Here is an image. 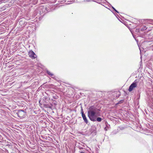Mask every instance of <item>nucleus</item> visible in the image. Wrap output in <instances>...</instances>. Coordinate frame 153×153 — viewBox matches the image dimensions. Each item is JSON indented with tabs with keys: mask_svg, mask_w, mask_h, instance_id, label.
I'll return each mask as SVG.
<instances>
[{
	"mask_svg": "<svg viewBox=\"0 0 153 153\" xmlns=\"http://www.w3.org/2000/svg\"><path fill=\"white\" fill-rule=\"evenodd\" d=\"M23 22V19H22V20H20L19 22V24L20 25H22V23Z\"/></svg>",
	"mask_w": 153,
	"mask_h": 153,
	"instance_id": "6",
	"label": "nucleus"
},
{
	"mask_svg": "<svg viewBox=\"0 0 153 153\" xmlns=\"http://www.w3.org/2000/svg\"><path fill=\"white\" fill-rule=\"evenodd\" d=\"M28 54L29 56L32 59H35L36 57V56L35 53L32 51H30L29 52Z\"/></svg>",
	"mask_w": 153,
	"mask_h": 153,
	"instance_id": "3",
	"label": "nucleus"
},
{
	"mask_svg": "<svg viewBox=\"0 0 153 153\" xmlns=\"http://www.w3.org/2000/svg\"><path fill=\"white\" fill-rule=\"evenodd\" d=\"M82 117L83 118V120H84V121L87 123H88V120L86 119V117L85 116V114L83 113V112L82 111Z\"/></svg>",
	"mask_w": 153,
	"mask_h": 153,
	"instance_id": "5",
	"label": "nucleus"
},
{
	"mask_svg": "<svg viewBox=\"0 0 153 153\" xmlns=\"http://www.w3.org/2000/svg\"><path fill=\"white\" fill-rule=\"evenodd\" d=\"M123 102V100H121L119 102V104H120V103H122Z\"/></svg>",
	"mask_w": 153,
	"mask_h": 153,
	"instance_id": "8",
	"label": "nucleus"
},
{
	"mask_svg": "<svg viewBox=\"0 0 153 153\" xmlns=\"http://www.w3.org/2000/svg\"><path fill=\"white\" fill-rule=\"evenodd\" d=\"M17 114L19 117L22 118L24 117L26 115V112L24 111L20 110H19L17 112Z\"/></svg>",
	"mask_w": 153,
	"mask_h": 153,
	"instance_id": "2",
	"label": "nucleus"
},
{
	"mask_svg": "<svg viewBox=\"0 0 153 153\" xmlns=\"http://www.w3.org/2000/svg\"><path fill=\"white\" fill-rule=\"evenodd\" d=\"M98 110L94 106L90 107L88 111V116L90 119L93 121L97 120L100 122L102 119L100 117H98L97 119L96 117L98 116Z\"/></svg>",
	"mask_w": 153,
	"mask_h": 153,
	"instance_id": "1",
	"label": "nucleus"
},
{
	"mask_svg": "<svg viewBox=\"0 0 153 153\" xmlns=\"http://www.w3.org/2000/svg\"><path fill=\"white\" fill-rule=\"evenodd\" d=\"M114 10L117 13H118V12L114 8H113Z\"/></svg>",
	"mask_w": 153,
	"mask_h": 153,
	"instance_id": "9",
	"label": "nucleus"
},
{
	"mask_svg": "<svg viewBox=\"0 0 153 153\" xmlns=\"http://www.w3.org/2000/svg\"><path fill=\"white\" fill-rule=\"evenodd\" d=\"M105 131H107V129L106 128H105Z\"/></svg>",
	"mask_w": 153,
	"mask_h": 153,
	"instance_id": "10",
	"label": "nucleus"
},
{
	"mask_svg": "<svg viewBox=\"0 0 153 153\" xmlns=\"http://www.w3.org/2000/svg\"><path fill=\"white\" fill-rule=\"evenodd\" d=\"M137 86V84L136 82H133L129 86L128 89V91L130 92L133 90L134 88H135Z\"/></svg>",
	"mask_w": 153,
	"mask_h": 153,
	"instance_id": "4",
	"label": "nucleus"
},
{
	"mask_svg": "<svg viewBox=\"0 0 153 153\" xmlns=\"http://www.w3.org/2000/svg\"><path fill=\"white\" fill-rule=\"evenodd\" d=\"M47 73L48 74H49L51 76L53 75V74H52V73H51L50 72L48 71Z\"/></svg>",
	"mask_w": 153,
	"mask_h": 153,
	"instance_id": "7",
	"label": "nucleus"
}]
</instances>
